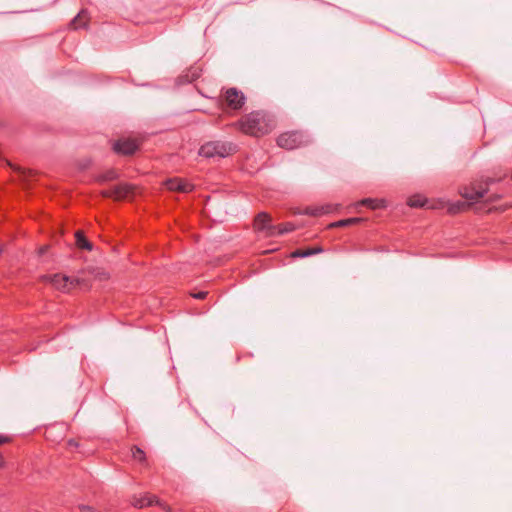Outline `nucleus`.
Returning <instances> with one entry per match:
<instances>
[{
	"label": "nucleus",
	"instance_id": "1",
	"mask_svg": "<svg viewBox=\"0 0 512 512\" xmlns=\"http://www.w3.org/2000/svg\"><path fill=\"white\" fill-rule=\"evenodd\" d=\"M234 125L246 135L260 137L271 132L273 121L265 111H252L243 115Z\"/></svg>",
	"mask_w": 512,
	"mask_h": 512
},
{
	"label": "nucleus",
	"instance_id": "2",
	"mask_svg": "<svg viewBox=\"0 0 512 512\" xmlns=\"http://www.w3.org/2000/svg\"><path fill=\"white\" fill-rule=\"evenodd\" d=\"M237 152V145L231 141L213 140L202 144L198 154L207 159L225 158Z\"/></svg>",
	"mask_w": 512,
	"mask_h": 512
},
{
	"label": "nucleus",
	"instance_id": "3",
	"mask_svg": "<svg viewBox=\"0 0 512 512\" xmlns=\"http://www.w3.org/2000/svg\"><path fill=\"white\" fill-rule=\"evenodd\" d=\"M277 145L286 150H294L302 146L308 145L311 140L309 135L302 131H287L277 137Z\"/></svg>",
	"mask_w": 512,
	"mask_h": 512
},
{
	"label": "nucleus",
	"instance_id": "4",
	"mask_svg": "<svg viewBox=\"0 0 512 512\" xmlns=\"http://www.w3.org/2000/svg\"><path fill=\"white\" fill-rule=\"evenodd\" d=\"M493 180L489 179L486 182H471L469 185L462 186L459 189L460 195L466 199L471 205L476 203L479 199L483 198L488 192L489 183Z\"/></svg>",
	"mask_w": 512,
	"mask_h": 512
},
{
	"label": "nucleus",
	"instance_id": "5",
	"mask_svg": "<svg viewBox=\"0 0 512 512\" xmlns=\"http://www.w3.org/2000/svg\"><path fill=\"white\" fill-rule=\"evenodd\" d=\"M137 139L123 137L112 142L111 149L118 156H132L140 149Z\"/></svg>",
	"mask_w": 512,
	"mask_h": 512
},
{
	"label": "nucleus",
	"instance_id": "6",
	"mask_svg": "<svg viewBox=\"0 0 512 512\" xmlns=\"http://www.w3.org/2000/svg\"><path fill=\"white\" fill-rule=\"evenodd\" d=\"M252 226L256 233H261L266 238L274 237L276 225L272 224V217L269 213L262 211L256 214Z\"/></svg>",
	"mask_w": 512,
	"mask_h": 512
},
{
	"label": "nucleus",
	"instance_id": "7",
	"mask_svg": "<svg viewBox=\"0 0 512 512\" xmlns=\"http://www.w3.org/2000/svg\"><path fill=\"white\" fill-rule=\"evenodd\" d=\"M225 105L234 111H239L246 103V96L236 87L227 88L222 94Z\"/></svg>",
	"mask_w": 512,
	"mask_h": 512
},
{
	"label": "nucleus",
	"instance_id": "8",
	"mask_svg": "<svg viewBox=\"0 0 512 512\" xmlns=\"http://www.w3.org/2000/svg\"><path fill=\"white\" fill-rule=\"evenodd\" d=\"M130 503L133 507L137 509H142L144 507H149L152 505H161V501L158 499L156 495L145 493L143 495H133Z\"/></svg>",
	"mask_w": 512,
	"mask_h": 512
},
{
	"label": "nucleus",
	"instance_id": "9",
	"mask_svg": "<svg viewBox=\"0 0 512 512\" xmlns=\"http://www.w3.org/2000/svg\"><path fill=\"white\" fill-rule=\"evenodd\" d=\"M165 185L167 189L170 191H177L183 193L191 192L194 189L193 184L179 178L168 179L165 182Z\"/></svg>",
	"mask_w": 512,
	"mask_h": 512
},
{
	"label": "nucleus",
	"instance_id": "10",
	"mask_svg": "<svg viewBox=\"0 0 512 512\" xmlns=\"http://www.w3.org/2000/svg\"><path fill=\"white\" fill-rule=\"evenodd\" d=\"M324 251L321 246L299 248L291 253L292 258H306L316 254H320Z\"/></svg>",
	"mask_w": 512,
	"mask_h": 512
},
{
	"label": "nucleus",
	"instance_id": "11",
	"mask_svg": "<svg viewBox=\"0 0 512 512\" xmlns=\"http://www.w3.org/2000/svg\"><path fill=\"white\" fill-rule=\"evenodd\" d=\"M75 244L79 249L92 251L93 243L89 241L82 230L75 232Z\"/></svg>",
	"mask_w": 512,
	"mask_h": 512
},
{
	"label": "nucleus",
	"instance_id": "12",
	"mask_svg": "<svg viewBox=\"0 0 512 512\" xmlns=\"http://www.w3.org/2000/svg\"><path fill=\"white\" fill-rule=\"evenodd\" d=\"M133 186L128 183H120L113 187L114 199H123L133 191Z\"/></svg>",
	"mask_w": 512,
	"mask_h": 512
},
{
	"label": "nucleus",
	"instance_id": "13",
	"mask_svg": "<svg viewBox=\"0 0 512 512\" xmlns=\"http://www.w3.org/2000/svg\"><path fill=\"white\" fill-rule=\"evenodd\" d=\"M472 207L471 203L468 201H456L453 203H450L447 211L451 215H455L461 212H464Z\"/></svg>",
	"mask_w": 512,
	"mask_h": 512
},
{
	"label": "nucleus",
	"instance_id": "14",
	"mask_svg": "<svg viewBox=\"0 0 512 512\" xmlns=\"http://www.w3.org/2000/svg\"><path fill=\"white\" fill-rule=\"evenodd\" d=\"M52 285L58 289L64 291L69 282V277L61 274H54L48 277Z\"/></svg>",
	"mask_w": 512,
	"mask_h": 512
},
{
	"label": "nucleus",
	"instance_id": "15",
	"mask_svg": "<svg viewBox=\"0 0 512 512\" xmlns=\"http://www.w3.org/2000/svg\"><path fill=\"white\" fill-rule=\"evenodd\" d=\"M364 221H365V219L361 218V217H352V218H347V219H341L339 221L330 223L328 225V228L347 227V226L359 224Z\"/></svg>",
	"mask_w": 512,
	"mask_h": 512
},
{
	"label": "nucleus",
	"instance_id": "16",
	"mask_svg": "<svg viewBox=\"0 0 512 512\" xmlns=\"http://www.w3.org/2000/svg\"><path fill=\"white\" fill-rule=\"evenodd\" d=\"M361 205L370 208L371 210L382 209L386 207L384 199L365 198L361 201Z\"/></svg>",
	"mask_w": 512,
	"mask_h": 512
},
{
	"label": "nucleus",
	"instance_id": "17",
	"mask_svg": "<svg viewBox=\"0 0 512 512\" xmlns=\"http://www.w3.org/2000/svg\"><path fill=\"white\" fill-rule=\"evenodd\" d=\"M118 177H119V175L115 169H109V170L97 175L95 180L98 183H105V182L116 180Z\"/></svg>",
	"mask_w": 512,
	"mask_h": 512
},
{
	"label": "nucleus",
	"instance_id": "18",
	"mask_svg": "<svg viewBox=\"0 0 512 512\" xmlns=\"http://www.w3.org/2000/svg\"><path fill=\"white\" fill-rule=\"evenodd\" d=\"M296 229V226L292 222H286L279 225H276L274 227V237L275 236H281L286 233L292 232Z\"/></svg>",
	"mask_w": 512,
	"mask_h": 512
},
{
	"label": "nucleus",
	"instance_id": "19",
	"mask_svg": "<svg viewBox=\"0 0 512 512\" xmlns=\"http://www.w3.org/2000/svg\"><path fill=\"white\" fill-rule=\"evenodd\" d=\"M426 203L427 199L420 195L411 196L407 202V204L413 208H422L426 205Z\"/></svg>",
	"mask_w": 512,
	"mask_h": 512
},
{
	"label": "nucleus",
	"instance_id": "20",
	"mask_svg": "<svg viewBox=\"0 0 512 512\" xmlns=\"http://www.w3.org/2000/svg\"><path fill=\"white\" fill-rule=\"evenodd\" d=\"M131 452H132V457L134 460H136L140 463L146 462V454L140 447H138L136 445L132 446Z\"/></svg>",
	"mask_w": 512,
	"mask_h": 512
},
{
	"label": "nucleus",
	"instance_id": "21",
	"mask_svg": "<svg viewBox=\"0 0 512 512\" xmlns=\"http://www.w3.org/2000/svg\"><path fill=\"white\" fill-rule=\"evenodd\" d=\"M331 211V207L329 205L322 206V207H316V208H308L306 209V214L311 216H319L322 214L329 213Z\"/></svg>",
	"mask_w": 512,
	"mask_h": 512
},
{
	"label": "nucleus",
	"instance_id": "22",
	"mask_svg": "<svg viewBox=\"0 0 512 512\" xmlns=\"http://www.w3.org/2000/svg\"><path fill=\"white\" fill-rule=\"evenodd\" d=\"M83 13L84 11H81L80 13H78L70 22L69 26L72 27L73 29H79L80 27H86L87 23L86 22H82V18H83Z\"/></svg>",
	"mask_w": 512,
	"mask_h": 512
},
{
	"label": "nucleus",
	"instance_id": "23",
	"mask_svg": "<svg viewBox=\"0 0 512 512\" xmlns=\"http://www.w3.org/2000/svg\"><path fill=\"white\" fill-rule=\"evenodd\" d=\"M208 292L207 291H199L197 293H191V296L195 299L203 300L207 297Z\"/></svg>",
	"mask_w": 512,
	"mask_h": 512
},
{
	"label": "nucleus",
	"instance_id": "24",
	"mask_svg": "<svg viewBox=\"0 0 512 512\" xmlns=\"http://www.w3.org/2000/svg\"><path fill=\"white\" fill-rule=\"evenodd\" d=\"M13 438L11 436L0 434V445L11 443Z\"/></svg>",
	"mask_w": 512,
	"mask_h": 512
},
{
	"label": "nucleus",
	"instance_id": "25",
	"mask_svg": "<svg viewBox=\"0 0 512 512\" xmlns=\"http://www.w3.org/2000/svg\"><path fill=\"white\" fill-rule=\"evenodd\" d=\"M101 195H102V197H104V198H114L113 188H112V189H109V190H103V191H101Z\"/></svg>",
	"mask_w": 512,
	"mask_h": 512
},
{
	"label": "nucleus",
	"instance_id": "26",
	"mask_svg": "<svg viewBox=\"0 0 512 512\" xmlns=\"http://www.w3.org/2000/svg\"><path fill=\"white\" fill-rule=\"evenodd\" d=\"M47 250H48V246H46V245H45V246H42V247L39 249V254H40V255H43V254H45V253L47 252Z\"/></svg>",
	"mask_w": 512,
	"mask_h": 512
},
{
	"label": "nucleus",
	"instance_id": "27",
	"mask_svg": "<svg viewBox=\"0 0 512 512\" xmlns=\"http://www.w3.org/2000/svg\"><path fill=\"white\" fill-rule=\"evenodd\" d=\"M68 445L72 447H78V443L74 439L68 440Z\"/></svg>",
	"mask_w": 512,
	"mask_h": 512
},
{
	"label": "nucleus",
	"instance_id": "28",
	"mask_svg": "<svg viewBox=\"0 0 512 512\" xmlns=\"http://www.w3.org/2000/svg\"><path fill=\"white\" fill-rule=\"evenodd\" d=\"M159 506L162 507L166 511H169V512L171 511L170 506L167 505V504H164V503L161 502V505H159Z\"/></svg>",
	"mask_w": 512,
	"mask_h": 512
},
{
	"label": "nucleus",
	"instance_id": "29",
	"mask_svg": "<svg viewBox=\"0 0 512 512\" xmlns=\"http://www.w3.org/2000/svg\"><path fill=\"white\" fill-rule=\"evenodd\" d=\"M5 464V461H4V457L3 455L0 453V468H2Z\"/></svg>",
	"mask_w": 512,
	"mask_h": 512
},
{
	"label": "nucleus",
	"instance_id": "30",
	"mask_svg": "<svg viewBox=\"0 0 512 512\" xmlns=\"http://www.w3.org/2000/svg\"><path fill=\"white\" fill-rule=\"evenodd\" d=\"M198 76H199V75H198L197 73H193L192 80H194V79L198 78Z\"/></svg>",
	"mask_w": 512,
	"mask_h": 512
}]
</instances>
